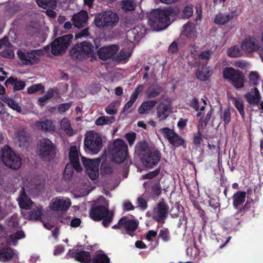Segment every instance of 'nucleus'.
Here are the masks:
<instances>
[{"mask_svg": "<svg viewBox=\"0 0 263 263\" xmlns=\"http://www.w3.org/2000/svg\"><path fill=\"white\" fill-rule=\"evenodd\" d=\"M246 101L252 106H258L261 101L259 91L256 87L251 89L250 91L245 95Z\"/></svg>", "mask_w": 263, "mask_h": 263, "instance_id": "20", "label": "nucleus"}, {"mask_svg": "<svg viewBox=\"0 0 263 263\" xmlns=\"http://www.w3.org/2000/svg\"><path fill=\"white\" fill-rule=\"evenodd\" d=\"M210 199L209 200V205L213 209L216 210V209L220 207V204L219 202V200L217 198H213L209 196Z\"/></svg>", "mask_w": 263, "mask_h": 263, "instance_id": "61", "label": "nucleus"}, {"mask_svg": "<svg viewBox=\"0 0 263 263\" xmlns=\"http://www.w3.org/2000/svg\"><path fill=\"white\" fill-rule=\"evenodd\" d=\"M69 158L70 161L79 159L78 152L76 146H72L70 147Z\"/></svg>", "mask_w": 263, "mask_h": 263, "instance_id": "54", "label": "nucleus"}, {"mask_svg": "<svg viewBox=\"0 0 263 263\" xmlns=\"http://www.w3.org/2000/svg\"><path fill=\"white\" fill-rule=\"evenodd\" d=\"M5 85L7 87L9 85L13 86V91H16L23 90L26 84L25 81L19 80L16 77H10L6 81Z\"/></svg>", "mask_w": 263, "mask_h": 263, "instance_id": "25", "label": "nucleus"}, {"mask_svg": "<svg viewBox=\"0 0 263 263\" xmlns=\"http://www.w3.org/2000/svg\"><path fill=\"white\" fill-rule=\"evenodd\" d=\"M169 212L168 205L164 201L159 202L153 209V219L157 222L164 223Z\"/></svg>", "mask_w": 263, "mask_h": 263, "instance_id": "13", "label": "nucleus"}, {"mask_svg": "<svg viewBox=\"0 0 263 263\" xmlns=\"http://www.w3.org/2000/svg\"><path fill=\"white\" fill-rule=\"evenodd\" d=\"M72 102H70L68 103L61 104L59 106V110L61 113L65 112L68 110L71 106Z\"/></svg>", "mask_w": 263, "mask_h": 263, "instance_id": "64", "label": "nucleus"}, {"mask_svg": "<svg viewBox=\"0 0 263 263\" xmlns=\"http://www.w3.org/2000/svg\"><path fill=\"white\" fill-rule=\"evenodd\" d=\"M23 192L22 193L19 198L18 203L20 208L26 210L30 209L31 205L32 204V201L28 198L24 188L23 189Z\"/></svg>", "mask_w": 263, "mask_h": 263, "instance_id": "35", "label": "nucleus"}, {"mask_svg": "<svg viewBox=\"0 0 263 263\" xmlns=\"http://www.w3.org/2000/svg\"><path fill=\"white\" fill-rule=\"evenodd\" d=\"M246 195L247 193L244 191H238L233 195V205L235 209L238 210V207L245 202Z\"/></svg>", "mask_w": 263, "mask_h": 263, "instance_id": "29", "label": "nucleus"}, {"mask_svg": "<svg viewBox=\"0 0 263 263\" xmlns=\"http://www.w3.org/2000/svg\"><path fill=\"white\" fill-rule=\"evenodd\" d=\"M39 51L32 50L30 52H24L21 50L17 51V54L23 65H32L39 63L40 59L35 56L39 55Z\"/></svg>", "mask_w": 263, "mask_h": 263, "instance_id": "14", "label": "nucleus"}, {"mask_svg": "<svg viewBox=\"0 0 263 263\" xmlns=\"http://www.w3.org/2000/svg\"><path fill=\"white\" fill-rule=\"evenodd\" d=\"M123 218L124 220L123 222V227L125 229L126 234L133 237L138 228L139 222L136 220L128 219L126 216H123Z\"/></svg>", "mask_w": 263, "mask_h": 263, "instance_id": "24", "label": "nucleus"}, {"mask_svg": "<svg viewBox=\"0 0 263 263\" xmlns=\"http://www.w3.org/2000/svg\"><path fill=\"white\" fill-rule=\"evenodd\" d=\"M193 14V7L192 5H187L184 7L182 10V18L188 19Z\"/></svg>", "mask_w": 263, "mask_h": 263, "instance_id": "42", "label": "nucleus"}, {"mask_svg": "<svg viewBox=\"0 0 263 263\" xmlns=\"http://www.w3.org/2000/svg\"><path fill=\"white\" fill-rule=\"evenodd\" d=\"M135 153L143 165L148 169L156 166L160 162L161 153L157 148L149 147L145 141H141L136 144Z\"/></svg>", "mask_w": 263, "mask_h": 263, "instance_id": "2", "label": "nucleus"}, {"mask_svg": "<svg viewBox=\"0 0 263 263\" xmlns=\"http://www.w3.org/2000/svg\"><path fill=\"white\" fill-rule=\"evenodd\" d=\"M180 205L178 203H176L174 206L170 210V214L172 218H177L179 215Z\"/></svg>", "mask_w": 263, "mask_h": 263, "instance_id": "58", "label": "nucleus"}, {"mask_svg": "<svg viewBox=\"0 0 263 263\" xmlns=\"http://www.w3.org/2000/svg\"><path fill=\"white\" fill-rule=\"evenodd\" d=\"M125 138L128 142L130 146H132L136 138V134L135 133H127L125 135Z\"/></svg>", "mask_w": 263, "mask_h": 263, "instance_id": "62", "label": "nucleus"}, {"mask_svg": "<svg viewBox=\"0 0 263 263\" xmlns=\"http://www.w3.org/2000/svg\"><path fill=\"white\" fill-rule=\"evenodd\" d=\"M183 34L189 37L194 33V24L191 22H187L183 26Z\"/></svg>", "mask_w": 263, "mask_h": 263, "instance_id": "43", "label": "nucleus"}, {"mask_svg": "<svg viewBox=\"0 0 263 263\" xmlns=\"http://www.w3.org/2000/svg\"><path fill=\"white\" fill-rule=\"evenodd\" d=\"M73 174L72 164H67L63 173V178L65 179H70Z\"/></svg>", "mask_w": 263, "mask_h": 263, "instance_id": "48", "label": "nucleus"}, {"mask_svg": "<svg viewBox=\"0 0 263 263\" xmlns=\"http://www.w3.org/2000/svg\"><path fill=\"white\" fill-rule=\"evenodd\" d=\"M114 214L109 211L108 208L104 205L92 206L89 211L90 218L95 221L102 220V224L105 228H107L113 220Z\"/></svg>", "mask_w": 263, "mask_h": 263, "instance_id": "4", "label": "nucleus"}, {"mask_svg": "<svg viewBox=\"0 0 263 263\" xmlns=\"http://www.w3.org/2000/svg\"><path fill=\"white\" fill-rule=\"evenodd\" d=\"M39 7L44 9H54L57 5L56 0H36Z\"/></svg>", "mask_w": 263, "mask_h": 263, "instance_id": "34", "label": "nucleus"}, {"mask_svg": "<svg viewBox=\"0 0 263 263\" xmlns=\"http://www.w3.org/2000/svg\"><path fill=\"white\" fill-rule=\"evenodd\" d=\"M234 105L238 110L241 116L243 118L245 116L244 104L243 101L241 100L235 99Z\"/></svg>", "mask_w": 263, "mask_h": 263, "instance_id": "49", "label": "nucleus"}, {"mask_svg": "<svg viewBox=\"0 0 263 263\" xmlns=\"http://www.w3.org/2000/svg\"><path fill=\"white\" fill-rule=\"evenodd\" d=\"M249 79L250 85H256L258 83L259 74L257 72L252 71L249 74Z\"/></svg>", "mask_w": 263, "mask_h": 263, "instance_id": "47", "label": "nucleus"}, {"mask_svg": "<svg viewBox=\"0 0 263 263\" xmlns=\"http://www.w3.org/2000/svg\"><path fill=\"white\" fill-rule=\"evenodd\" d=\"M160 179L145 182L143 184L146 191L154 199H158L162 194Z\"/></svg>", "mask_w": 263, "mask_h": 263, "instance_id": "15", "label": "nucleus"}, {"mask_svg": "<svg viewBox=\"0 0 263 263\" xmlns=\"http://www.w3.org/2000/svg\"><path fill=\"white\" fill-rule=\"evenodd\" d=\"M16 138L17 144L20 147L27 146L29 143L28 134L24 131H19L17 133Z\"/></svg>", "mask_w": 263, "mask_h": 263, "instance_id": "30", "label": "nucleus"}, {"mask_svg": "<svg viewBox=\"0 0 263 263\" xmlns=\"http://www.w3.org/2000/svg\"><path fill=\"white\" fill-rule=\"evenodd\" d=\"M195 75L197 79L201 81H205L210 77L209 70L202 71L198 70L196 71Z\"/></svg>", "mask_w": 263, "mask_h": 263, "instance_id": "46", "label": "nucleus"}, {"mask_svg": "<svg viewBox=\"0 0 263 263\" xmlns=\"http://www.w3.org/2000/svg\"><path fill=\"white\" fill-rule=\"evenodd\" d=\"M160 173V168H158L155 170L149 172V173L144 174L142 176V178L144 179H152L156 177Z\"/></svg>", "mask_w": 263, "mask_h": 263, "instance_id": "53", "label": "nucleus"}, {"mask_svg": "<svg viewBox=\"0 0 263 263\" xmlns=\"http://www.w3.org/2000/svg\"><path fill=\"white\" fill-rule=\"evenodd\" d=\"M36 127L43 132H48L54 131L55 126L52 120L49 119H44L36 121L35 124Z\"/></svg>", "mask_w": 263, "mask_h": 263, "instance_id": "26", "label": "nucleus"}, {"mask_svg": "<svg viewBox=\"0 0 263 263\" xmlns=\"http://www.w3.org/2000/svg\"><path fill=\"white\" fill-rule=\"evenodd\" d=\"M241 46L235 45L228 49L227 54L229 57L231 58H237L242 55Z\"/></svg>", "mask_w": 263, "mask_h": 263, "instance_id": "39", "label": "nucleus"}, {"mask_svg": "<svg viewBox=\"0 0 263 263\" xmlns=\"http://www.w3.org/2000/svg\"><path fill=\"white\" fill-rule=\"evenodd\" d=\"M121 7L125 11H132L135 9L136 4L134 0H122Z\"/></svg>", "mask_w": 263, "mask_h": 263, "instance_id": "40", "label": "nucleus"}, {"mask_svg": "<svg viewBox=\"0 0 263 263\" xmlns=\"http://www.w3.org/2000/svg\"><path fill=\"white\" fill-rule=\"evenodd\" d=\"M91 263H110V259L102 250H99L92 257Z\"/></svg>", "mask_w": 263, "mask_h": 263, "instance_id": "31", "label": "nucleus"}, {"mask_svg": "<svg viewBox=\"0 0 263 263\" xmlns=\"http://www.w3.org/2000/svg\"><path fill=\"white\" fill-rule=\"evenodd\" d=\"M44 89V87L41 83L34 84L27 88V93L28 94H32Z\"/></svg>", "mask_w": 263, "mask_h": 263, "instance_id": "51", "label": "nucleus"}, {"mask_svg": "<svg viewBox=\"0 0 263 263\" xmlns=\"http://www.w3.org/2000/svg\"><path fill=\"white\" fill-rule=\"evenodd\" d=\"M160 93L159 88H149L146 92V95L147 98H152L157 97Z\"/></svg>", "mask_w": 263, "mask_h": 263, "instance_id": "52", "label": "nucleus"}, {"mask_svg": "<svg viewBox=\"0 0 263 263\" xmlns=\"http://www.w3.org/2000/svg\"><path fill=\"white\" fill-rule=\"evenodd\" d=\"M213 53V52L211 50H204L198 54V58L199 60H205L207 63Z\"/></svg>", "mask_w": 263, "mask_h": 263, "instance_id": "50", "label": "nucleus"}, {"mask_svg": "<svg viewBox=\"0 0 263 263\" xmlns=\"http://www.w3.org/2000/svg\"><path fill=\"white\" fill-rule=\"evenodd\" d=\"M180 13L178 7L169 6L162 10L156 9L149 16L148 24L154 30L165 29L171 24V19L174 20Z\"/></svg>", "mask_w": 263, "mask_h": 263, "instance_id": "1", "label": "nucleus"}, {"mask_svg": "<svg viewBox=\"0 0 263 263\" xmlns=\"http://www.w3.org/2000/svg\"><path fill=\"white\" fill-rule=\"evenodd\" d=\"M84 147L93 154H97L102 146L101 136L97 133L90 132L85 135Z\"/></svg>", "mask_w": 263, "mask_h": 263, "instance_id": "9", "label": "nucleus"}, {"mask_svg": "<svg viewBox=\"0 0 263 263\" xmlns=\"http://www.w3.org/2000/svg\"><path fill=\"white\" fill-rule=\"evenodd\" d=\"M223 78L237 89L245 85V76L242 71L233 67H226L223 71Z\"/></svg>", "mask_w": 263, "mask_h": 263, "instance_id": "5", "label": "nucleus"}, {"mask_svg": "<svg viewBox=\"0 0 263 263\" xmlns=\"http://www.w3.org/2000/svg\"><path fill=\"white\" fill-rule=\"evenodd\" d=\"M132 55L130 51L126 52L123 50H121L117 55V58L119 61H123L127 59Z\"/></svg>", "mask_w": 263, "mask_h": 263, "instance_id": "57", "label": "nucleus"}, {"mask_svg": "<svg viewBox=\"0 0 263 263\" xmlns=\"http://www.w3.org/2000/svg\"><path fill=\"white\" fill-rule=\"evenodd\" d=\"M172 107L170 104L160 102L157 107V117L160 120L166 119L171 112Z\"/></svg>", "mask_w": 263, "mask_h": 263, "instance_id": "23", "label": "nucleus"}, {"mask_svg": "<svg viewBox=\"0 0 263 263\" xmlns=\"http://www.w3.org/2000/svg\"><path fill=\"white\" fill-rule=\"evenodd\" d=\"M119 50L117 45H112L109 46L100 48L97 51L99 58L103 61L112 59Z\"/></svg>", "mask_w": 263, "mask_h": 263, "instance_id": "18", "label": "nucleus"}, {"mask_svg": "<svg viewBox=\"0 0 263 263\" xmlns=\"http://www.w3.org/2000/svg\"><path fill=\"white\" fill-rule=\"evenodd\" d=\"M88 20V14L85 10L80 11L73 14L72 17L73 25L78 28L84 27L87 24Z\"/></svg>", "mask_w": 263, "mask_h": 263, "instance_id": "19", "label": "nucleus"}, {"mask_svg": "<svg viewBox=\"0 0 263 263\" xmlns=\"http://www.w3.org/2000/svg\"><path fill=\"white\" fill-rule=\"evenodd\" d=\"M14 252L11 248L6 247L0 250V260L6 262L14 256Z\"/></svg>", "mask_w": 263, "mask_h": 263, "instance_id": "33", "label": "nucleus"}, {"mask_svg": "<svg viewBox=\"0 0 263 263\" xmlns=\"http://www.w3.org/2000/svg\"><path fill=\"white\" fill-rule=\"evenodd\" d=\"M119 21L117 14L111 11H107L102 14L97 15L94 20L97 27H113L117 25Z\"/></svg>", "mask_w": 263, "mask_h": 263, "instance_id": "8", "label": "nucleus"}, {"mask_svg": "<svg viewBox=\"0 0 263 263\" xmlns=\"http://www.w3.org/2000/svg\"><path fill=\"white\" fill-rule=\"evenodd\" d=\"M36 153L44 161L51 162L56 157L57 146L49 139L43 138L37 143Z\"/></svg>", "mask_w": 263, "mask_h": 263, "instance_id": "3", "label": "nucleus"}, {"mask_svg": "<svg viewBox=\"0 0 263 263\" xmlns=\"http://www.w3.org/2000/svg\"><path fill=\"white\" fill-rule=\"evenodd\" d=\"M60 126L62 130L68 135L71 136L73 135V129L71 126L69 120L67 118H64L60 122Z\"/></svg>", "mask_w": 263, "mask_h": 263, "instance_id": "38", "label": "nucleus"}, {"mask_svg": "<svg viewBox=\"0 0 263 263\" xmlns=\"http://www.w3.org/2000/svg\"><path fill=\"white\" fill-rule=\"evenodd\" d=\"M220 119L224 122V125L229 124L231 119V114L230 108H226L220 115Z\"/></svg>", "mask_w": 263, "mask_h": 263, "instance_id": "44", "label": "nucleus"}, {"mask_svg": "<svg viewBox=\"0 0 263 263\" xmlns=\"http://www.w3.org/2000/svg\"><path fill=\"white\" fill-rule=\"evenodd\" d=\"M89 178L92 180H96L99 176V167L87 170Z\"/></svg>", "mask_w": 263, "mask_h": 263, "instance_id": "59", "label": "nucleus"}, {"mask_svg": "<svg viewBox=\"0 0 263 263\" xmlns=\"http://www.w3.org/2000/svg\"><path fill=\"white\" fill-rule=\"evenodd\" d=\"M25 237V233L23 231H18L10 235V238L12 240H17Z\"/></svg>", "mask_w": 263, "mask_h": 263, "instance_id": "63", "label": "nucleus"}, {"mask_svg": "<svg viewBox=\"0 0 263 263\" xmlns=\"http://www.w3.org/2000/svg\"><path fill=\"white\" fill-rule=\"evenodd\" d=\"M66 257L73 258L81 263H91L92 259L90 253L84 250L79 251L76 250L74 252H71V250H69L66 254Z\"/></svg>", "mask_w": 263, "mask_h": 263, "instance_id": "17", "label": "nucleus"}, {"mask_svg": "<svg viewBox=\"0 0 263 263\" xmlns=\"http://www.w3.org/2000/svg\"><path fill=\"white\" fill-rule=\"evenodd\" d=\"M90 35L89 28H85L76 34L75 37L77 39L82 38V37H87Z\"/></svg>", "mask_w": 263, "mask_h": 263, "instance_id": "60", "label": "nucleus"}, {"mask_svg": "<svg viewBox=\"0 0 263 263\" xmlns=\"http://www.w3.org/2000/svg\"><path fill=\"white\" fill-rule=\"evenodd\" d=\"M241 49L248 52H253L259 49V46L258 41L254 37H247L241 45Z\"/></svg>", "mask_w": 263, "mask_h": 263, "instance_id": "21", "label": "nucleus"}, {"mask_svg": "<svg viewBox=\"0 0 263 263\" xmlns=\"http://www.w3.org/2000/svg\"><path fill=\"white\" fill-rule=\"evenodd\" d=\"M158 237L164 242H168L171 239L170 231L167 228H163L160 230Z\"/></svg>", "mask_w": 263, "mask_h": 263, "instance_id": "41", "label": "nucleus"}, {"mask_svg": "<svg viewBox=\"0 0 263 263\" xmlns=\"http://www.w3.org/2000/svg\"><path fill=\"white\" fill-rule=\"evenodd\" d=\"M71 204V200L69 198L57 197L51 200L49 206L54 211H65L69 209Z\"/></svg>", "mask_w": 263, "mask_h": 263, "instance_id": "16", "label": "nucleus"}, {"mask_svg": "<svg viewBox=\"0 0 263 263\" xmlns=\"http://www.w3.org/2000/svg\"><path fill=\"white\" fill-rule=\"evenodd\" d=\"M250 208V204L246 202L245 204L232 216L227 218L225 220V225L228 229H236L242 221V216L248 211Z\"/></svg>", "mask_w": 263, "mask_h": 263, "instance_id": "11", "label": "nucleus"}, {"mask_svg": "<svg viewBox=\"0 0 263 263\" xmlns=\"http://www.w3.org/2000/svg\"><path fill=\"white\" fill-rule=\"evenodd\" d=\"M1 100L6 103L8 106L12 109L16 111L17 112L21 113L22 109L18 103L12 99L8 97L3 96L1 98Z\"/></svg>", "mask_w": 263, "mask_h": 263, "instance_id": "36", "label": "nucleus"}, {"mask_svg": "<svg viewBox=\"0 0 263 263\" xmlns=\"http://www.w3.org/2000/svg\"><path fill=\"white\" fill-rule=\"evenodd\" d=\"M2 151L1 159L5 165L14 170H18L22 165V158L20 156L8 145H5Z\"/></svg>", "mask_w": 263, "mask_h": 263, "instance_id": "7", "label": "nucleus"}, {"mask_svg": "<svg viewBox=\"0 0 263 263\" xmlns=\"http://www.w3.org/2000/svg\"><path fill=\"white\" fill-rule=\"evenodd\" d=\"M137 203L138 206L143 211L146 210L147 208V202L143 197H138L137 200Z\"/></svg>", "mask_w": 263, "mask_h": 263, "instance_id": "56", "label": "nucleus"}, {"mask_svg": "<svg viewBox=\"0 0 263 263\" xmlns=\"http://www.w3.org/2000/svg\"><path fill=\"white\" fill-rule=\"evenodd\" d=\"M158 103L156 100H148L142 103L138 109L140 114H144L150 111Z\"/></svg>", "mask_w": 263, "mask_h": 263, "instance_id": "32", "label": "nucleus"}, {"mask_svg": "<svg viewBox=\"0 0 263 263\" xmlns=\"http://www.w3.org/2000/svg\"><path fill=\"white\" fill-rule=\"evenodd\" d=\"M235 13L236 11H233L232 12V15L219 13L216 15L214 20V22L217 25H225L227 24L230 20H231L234 17V16H237V14H235Z\"/></svg>", "mask_w": 263, "mask_h": 263, "instance_id": "27", "label": "nucleus"}, {"mask_svg": "<svg viewBox=\"0 0 263 263\" xmlns=\"http://www.w3.org/2000/svg\"><path fill=\"white\" fill-rule=\"evenodd\" d=\"M109 151L112 154L115 162L118 163L123 162L128 156V148L125 142L120 139H116L109 145Z\"/></svg>", "mask_w": 263, "mask_h": 263, "instance_id": "6", "label": "nucleus"}, {"mask_svg": "<svg viewBox=\"0 0 263 263\" xmlns=\"http://www.w3.org/2000/svg\"><path fill=\"white\" fill-rule=\"evenodd\" d=\"M71 59L75 62H82L86 60L84 54L77 44L74 45L69 51Z\"/></svg>", "mask_w": 263, "mask_h": 263, "instance_id": "28", "label": "nucleus"}, {"mask_svg": "<svg viewBox=\"0 0 263 263\" xmlns=\"http://www.w3.org/2000/svg\"><path fill=\"white\" fill-rule=\"evenodd\" d=\"M42 207H38L29 212V215L31 219L37 220L40 218L42 214Z\"/></svg>", "mask_w": 263, "mask_h": 263, "instance_id": "45", "label": "nucleus"}, {"mask_svg": "<svg viewBox=\"0 0 263 263\" xmlns=\"http://www.w3.org/2000/svg\"><path fill=\"white\" fill-rule=\"evenodd\" d=\"M159 131L171 144L175 147L180 146H182L183 147H186L184 139L176 133L173 129L168 127H164L161 128Z\"/></svg>", "mask_w": 263, "mask_h": 263, "instance_id": "12", "label": "nucleus"}, {"mask_svg": "<svg viewBox=\"0 0 263 263\" xmlns=\"http://www.w3.org/2000/svg\"><path fill=\"white\" fill-rule=\"evenodd\" d=\"M82 162L87 171L88 169H93L99 167L100 160L97 159H90L85 157L82 158Z\"/></svg>", "mask_w": 263, "mask_h": 263, "instance_id": "37", "label": "nucleus"}, {"mask_svg": "<svg viewBox=\"0 0 263 263\" xmlns=\"http://www.w3.org/2000/svg\"><path fill=\"white\" fill-rule=\"evenodd\" d=\"M73 39V35L68 34L58 37L50 44L51 52L54 55H58L65 52Z\"/></svg>", "mask_w": 263, "mask_h": 263, "instance_id": "10", "label": "nucleus"}, {"mask_svg": "<svg viewBox=\"0 0 263 263\" xmlns=\"http://www.w3.org/2000/svg\"><path fill=\"white\" fill-rule=\"evenodd\" d=\"M188 105L196 111L199 110V100L195 97L189 100Z\"/></svg>", "mask_w": 263, "mask_h": 263, "instance_id": "55", "label": "nucleus"}, {"mask_svg": "<svg viewBox=\"0 0 263 263\" xmlns=\"http://www.w3.org/2000/svg\"><path fill=\"white\" fill-rule=\"evenodd\" d=\"M78 44L79 45L81 52H82L86 60L89 57L93 58L95 57V47L91 43L88 41H83L78 43Z\"/></svg>", "mask_w": 263, "mask_h": 263, "instance_id": "22", "label": "nucleus"}]
</instances>
